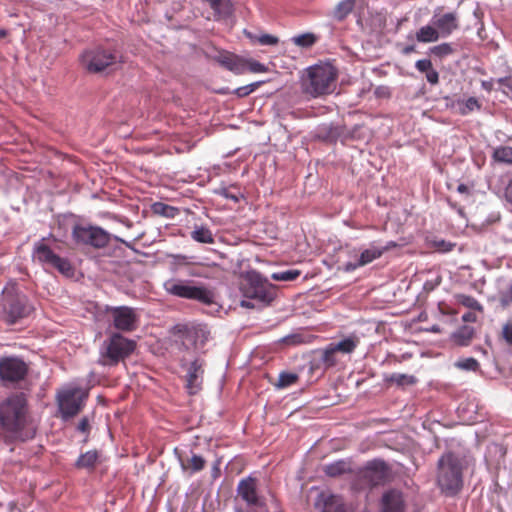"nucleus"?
<instances>
[{
  "mask_svg": "<svg viewBox=\"0 0 512 512\" xmlns=\"http://www.w3.org/2000/svg\"><path fill=\"white\" fill-rule=\"evenodd\" d=\"M35 434L27 395L24 392L11 393L0 402V437L10 444L27 441Z\"/></svg>",
  "mask_w": 512,
  "mask_h": 512,
  "instance_id": "nucleus-1",
  "label": "nucleus"
},
{
  "mask_svg": "<svg viewBox=\"0 0 512 512\" xmlns=\"http://www.w3.org/2000/svg\"><path fill=\"white\" fill-rule=\"evenodd\" d=\"M336 77V70L329 63L309 66L301 77V90L311 98L328 95L333 92L332 85Z\"/></svg>",
  "mask_w": 512,
  "mask_h": 512,
  "instance_id": "nucleus-2",
  "label": "nucleus"
},
{
  "mask_svg": "<svg viewBox=\"0 0 512 512\" xmlns=\"http://www.w3.org/2000/svg\"><path fill=\"white\" fill-rule=\"evenodd\" d=\"M34 306L25 294L18 291L14 285L6 286L2 291L0 318L8 325H14L30 316Z\"/></svg>",
  "mask_w": 512,
  "mask_h": 512,
  "instance_id": "nucleus-3",
  "label": "nucleus"
},
{
  "mask_svg": "<svg viewBox=\"0 0 512 512\" xmlns=\"http://www.w3.org/2000/svg\"><path fill=\"white\" fill-rule=\"evenodd\" d=\"M437 483L447 496L456 495L463 486L462 464L453 452L443 454L438 460Z\"/></svg>",
  "mask_w": 512,
  "mask_h": 512,
  "instance_id": "nucleus-4",
  "label": "nucleus"
},
{
  "mask_svg": "<svg viewBox=\"0 0 512 512\" xmlns=\"http://www.w3.org/2000/svg\"><path fill=\"white\" fill-rule=\"evenodd\" d=\"M135 348V341L113 333L101 344L97 362L104 367H114L129 357Z\"/></svg>",
  "mask_w": 512,
  "mask_h": 512,
  "instance_id": "nucleus-5",
  "label": "nucleus"
},
{
  "mask_svg": "<svg viewBox=\"0 0 512 512\" xmlns=\"http://www.w3.org/2000/svg\"><path fill=\"white\" fill-rule=\"evenodd\" d=\"M164 289L170 295L197 301L203 305H212L215 303L214 292L204 285L196 284L193 280L170 279L163 283Z\"/></svg>",
  "mask_w": 512,
  "mask_h": 512,
  "instance_id": "nucleus-6",
  "label": "nucleus"
},
{
  "mask_svg": "<svg viewBox=\"0 0 512 512\" xmlns=\"http://www.w3.org/2000/svg\"><path fill=\"white\" fill-rule=\"evenodd\" d=\"M237 495L256 512H281L279 501L274 495L265 498L258 494L257 480L252 476L240 480Z\"/></svg>",
  "mask_w": 512,
  "mask_h": 512,
  "instance_id": "nucleus-7",
  "label": "nucleus"
},
{
  "mask_svg": "<svg viewBox=\"0 0 512 512\" xmlns=\"http://www.w3.org/2000/svg\"><path fill=\"white\" fill-rule=\"evenodd\" d=\"M209 331L204 325H195L187 322H179L169 329V338L173 340L179 349L189 350L196 346L200 341L205 343L208 339Z\"/></svg>",
  "mask_w": 512,
  "mask_h": 512,
  "instance_id": "nucleus-8",
  "label": "nucleus"
},
{
  "mask_svg": "<svg viewBox=\"0 0 512 512\" xmlns=\"http://www.w3.org/2000/svg\"><path fill=\"white\" fill-rule=\"evenodd\" d=\"M32 258L45 268L56 269L65 276H72L74 269L68 259L56 254L46 243L45 239L34 243Z\"/></svg>",
  "mask_w": 512,
  "mask_h": 512,
  "instance_id": "nucleus-9",
  "label": "nucleus"
},
{
  "mask_svg": "<svg viewBox=\"0 0 512 512\" xmlns=\"http://www.w3.org/2000/svg\"><path fill=\"white\" fill-rule=\"evenodd\" d=\"M81 64L92 73H98L120 61V55L103 47H96L82 53Z\"/></svg>",
  "mask_w": 512,
  "mask_h": 512,
  "instance_id": "nucleus-10",
  "label": "nucleus"
},
{
  "mask_svg": "<svg viewBox=\"0 0 512 512\" xmlns=\"http://www.w3.org/2000/svg\"><path fill=\"white\" fill-rule=\"evenodd\" d=\"M88 393L79 387L64 389L57 395L59 412L63 420L76 416L83 408Z\"/></svg>",
  "mask_w": 512,
  "mask_h": 512,
  "instance_id": "nucleus-11",
  "label": "nucleus"
},
{
  "mask_svg": "<svg viewBox=\"0 0 512 512\" xmlns=\"http://www.w3.org/2000/svg\"><path fill=\"white\" fill-rule=\"evenodd\" d=\"M180 367L186 372L185 388L189 395H196L202 389L205 361L201 357L188 360L182 357L179 360Z\"/></svg>",
  "mask_w": 512,
  "mask_h": 512,
  "instance_id": "nucleus-12",
  "label": "nucleus"
},
{
  "mask_svg": "<svg viewBox=\"0 0 512 512\" xmlns=\"http://www.w3.org/2000/svg\"><path fill=\"white\" fill-rule=\"evenodd\" d=\"M28 371L29 366L22 358L16 356L0 357V382L5 386L24 380Z\"/></svg>",
  "mask_w": 512,
  "mask_h": 512,
  "instance_id": "nucleus-13",
  "label": "nucleus"
},
{
  "mask_svg": "<svg viewBox=\"0 0 512 512\" xmlns=\"http://www.w3.org/2000/svg\"><path fill=\"white\" fill-rule=\"evenodd\" d=\"M247 282L246 297L258 300L264 304H269L274 300V286L261 273L257 271L249 272L247 274Z\"/></svg>",
  "mask_w": 512,
  "mask_h": 512,
  "instance_id": "nucleus-14",
  "label": "nucleus"
},
{
  "mask_svg": "<svg viewBox=\"0 0 512 512\" xmlns=\"http://www.w3.org/2000/svg\"><path fill=\"white\" fill-rule=\"evenodd\" d=\"M72 236L77 243L89 245L98 249L106 247L111 239L110 234L103 228L92 225L74 226Z\"/></svg>",
  "mask_w": 512,
  "mask_h": 512,
  "instance_id": "nucleus-15",
  "label": "nucleus"
},
{
  "mask_svg": "<svg viewBox=\"0 0 512 512\" xmlns=\"http://www.w3.org/2000/svg\"><path fill=\"white\" fill-rule=\"evenodd\" d=\"M359 478L368 486L375 487L383 484L390 476V467L382 459H373L359 470Z\"/></svg>",
  "mask_w": 512,
  "mask_h": 512,
  "instance_id": "nucleus-16",
  "label": "nucleus"
},
{
  "mask_svg": "<svg viewBox=\"0 0 512 512\" xmlns=\"http://www.w3.org/2000/svg\"><path fill=\"white\" fill-rule=\"evenodd\" d=\"M314 507L319 512H349L339 495L329 491H321L315 498Z\"/></svg>",
  "mask_w": 512,
  "mask_h": 512,
  "instance_id": "nucleus-17",
  "label": "nucleus"
},
{
  "mask_svg": "<svg viewBox=\"0 0 512 512\" xmlns=\"http://www.w3.org/2000/svg\"><path fill=\"white\" fill-rule=\"evenodd\" d=\"M113 325L117 330L132 331L136 328L137 316L134 309L127 306L111 309Z\"/></svg>",
  "mask_w": 512,
  "mask_h": 512,
  "instance_id": "nucleus-18",
  "label": "nucleus"
},
{
  "mask_svg": "<svg viewBox=\"0 0 512 512\" xmlns=\"http://www.w3.org/2000/svg\"><path fill=\"white\" fill-rule=\"evenodd\" d=\"M431 23L440 33L441 38L450 36L459 27L458 17L455 12L434 13Z\"/></svg>",
  "mask_w": 512,
  "mask_h": 512,
  "instance_id": "nucleus-19",
  "label": "nucleus"
},
{
  "mask_svg": "<svg viewBox=\"0 0 512 512\" xmlns=\"http://www.w3.org/2000/svg\"><path fill=\"white\" fill-rule=\"evenodd\" d=\"M381 512H405L404 495L400 490L389 489L382 494L380 502Z\"/></svg>",
  "mask_w": 512,
  "mask_h": 512,
  "instance_id": "nucleus-20",
  "label": "nucleus"
},
{
  "mask_svg": "<svg viewBox=\"0 0 512 512\" xmlns=\"http://www.w3.org/2000/svg\"><path fill=\"white\" fill-rule=\"evenodd\" d=\"M217 61L221 66L235 74H242L247 67L242 58L230 53L219 54Z\"/></svg>",
  "mask_w": 512,
  "mask_h": 512,
  "instance_id": "nucleus-21",
  "label": "nucleus"
},
{
  "mask_svg": "<svg viewBox=\"0 0 512 512\" xmlns=\"http://www.w3.org/2000/svg\"><path fill=\"white\" fill-rule=\"evenodd\" d=\"M193 257H189L183 254H166L165 260L169 270L173 274L182 272L186 267L192 264Z\"/></svg>",
  "mask_w": 512,
  "mask_h": 512,
  "instance_id": "nucleus-22",
  "label": "nucleus"
},
{
  "mask_svg": "<svg viewBox=\"0 0 512 512\" xmlns=\"http://www.w3.org/2000/svg\"><path fill=\"white\" fill-rule=\"evenodd\" d=\"M440 38V33L431 21L429 24L421 26L415 34V39L419 43H432L438 41Z\"/></svg>",
  "mask_w": 512,
  "mask_h": 512,
  "instance_id": "nucleus-23",
  "label": "nucleus"
},
{
  "mask_svg": "<svg viewBox=\"0 0 512 512\" xmlns=\"http://www.w3.org/2000/svg\"><path fill=\"white\" fill-rule=\"evenodd\" d=\"M190 236L192 240L202 244H213L215 242L212 231L205 225H195Z\"/></svg>",
  "mask_w": 512,
  "mask_h": 512,
  "instance_id": "nucleus-24",
  "label": "nucleus"
},
{
  "mask_svg": "<svg viewBox=\"0 0 512 512\" xmlns=\"http://www.w3.org/2000/svg\"><path fill=\"white\" fill-rule=\"evenodd\" d=\"M382 256L377 242L370 243V246L363 250L358 258V264L365 266Z\"/></svg>",
  "mask_w": 512,
  "mask_h": 512,
  "instance_id": "nucleus-25",
  "label": "nucleus"
},
{
  "mask_svg": "<svg viewBox=\"0 0 512 512\" xmlns=\"http://www.w3.org/2000/svg\"><path fill=\"white\" fill-rule=\"evenodd\" d=\"M356 0H341L333 11V18L343 21L354 9Z\"/></svg>",
  "mask_w": 512,
  "mask_h": 512,
  "instance_id": "nucleus-26",
  "label": "nucleus"
},
{
  "mask_svg": "<svg viewBox=\"0 0 512 512\" xmlns=\"http://www.w3.org/2000/svg\"><path fill=\"white\" fill-rule=\"evenodd\" d=\"M349 470H350L349 463L343 459L326 464L324 467L325 474L330 477L340 476V475L348 472Z\"/></svg>",
  "mask_w": 512,
  "mask_h": 512,
  "instance_id": "nucleus-27",
  "label": "nucleus"
},
{
  "mask_svg": "<svg viewBox=\"0 0 512 512\" xmlns=\"http://www.w3.org/2000/svg\"><path fill=\"white\" fill-rule=\"evenodd\" d=\"M98 460V452L96 450H90L81 454L77 461V468L93 469Z\"/></svg>",
  "mask_w": 512,
  "mask_h": 512,
  "instance_id": "nucleus-28",
  "label": "nucleus"
},
{
  "mask_svg": "<svg viewBox=\"0 0 512 512\" xmlns=\"http://www.w3.org/2000/svg\"><path fill=\"white\" fill-rule=\"evenodd\" d=\"M473 335L474 328L468 325H463L453 333V339L459 345L465 346L472 339Z\"/></svg>",
  "mask_w": 512,
  "mask_h": 512,
  "instance_id": "nucleus-29",
  "label": "nucleus"
},
{
  "mask_svg": "<svg viewBox=\"0 0 512 512\" xmlns=\"http://www.w3.org/2000/svg\"><path fill=\"white\" fill-rule=\"evenodd\" d=\"M291 42L300 48L308 49L317 42V37L312 32H306L293 36Z\"/></svg>",
  "mask_w": 512,
  "mask_h": 512,
  "instance_id": "nucleus-30",
  "label": "nucleus"
},
{
  "mask_svg": "<svg viewBox=\"0 0 512 512\" xmlns=\"http://www.w3.org/2000/svg\"><path fill=\"white\" fill-rule=\"evenodd\" d=\"M357 344L358 341L355 340L353 337H346L337 343L331 342V345L333 346L335 352H341L343 354L352 353L357 347Z\"/></svg>",
  "mask_w": 512,
  "mask_h": 512,
  "instance_id": "nucleus-31",
  "label": "nucleus"
},
{
  "mask_svg": "<svg viewBox=\"0 0 512 512\" xmlns=\"http://www.w3.org/2000/svg\"><path fill=\"white\" fill-rule=\"evenodd\" d=\"M335 350L331 343L319 351V362L325 367L329 368L336 364Z\"/></svg>",
  "mask_w": 512,
  "mask_h": 512,
  "instance_id": "nucleus-32",
  "label": "nucleus"
},
{
  "mask_svg": "<svg viewBox=\"0 0 512 512\" xmlns=\"http://www.w3.org/2000/svg\"><path fill=\"white\" fill-rule=\"evenodd\" d=\"M211 9L215 15L219 17H227L231 14V6L229 0H208Z\"/></svg>",
  "mask_w": 512,
  "mask_h": 512,
  "instance_id": "nucleus-33",
  "label": "nucleus"
},
{
  "mask_svg": "<svg viewBox=\"0 0 512 512\" xmlns=\"http://www.w3.org/2000/svg\"><path fill=\"white\" fill-rule=\"evenodd\" d=\"M317 136L324 140L333 141L338 138L339 132L337 130V127H335L333 124L325 123V124L318 126Z\"/></svg>",
  "mask_w": 512,
  "mask_h": 512,
  "instance_id": "nucleus-34",
  "label": "nucleus"
},
{
  "mask_svg": "<svg viewBox=\"0 0 512 512\" xmlns=\"http://www.w3.org/2000/svg\"><path fill=\"white\" fill-rule=\"evenodd\" d=\"M458 105L459 113L463 116H466L475 110L481 109V104L475 97H469L466 100L458 101Z\"/></svg>",
  "mask_w": 512,
  "mask_h": 512,
  "instance_id": "nucleus-35",
  "label": "nucleus"
},
{
  "mask_svg": "<svg viewBox=\"0 0 512 512\" xmlns=\"http://www.w3.org/2000/svg\"><path fill=\"white\" fill-rule=\"evenodd\" d=\"M493 159L497 162L512 164V147L499 146L493 151Z\"/></svg>",
  "mask_w": 512,
  "mask_h": 512,
  "instance_id": "nucleus-36",
  "label": "nucleus"
},
{
  "mask_svg": "<svg viewBox=\"0 0 512 512\" xmlns=\"http://www.w3.org/2000/svg\"><path fill=\"white\" fill-rule=\"evenodd\" d=\"M300 274L301 272L298 269H288L272 273L271 278L275 281L290 282L298 278Z\"/></svg>",
  "mask_w": 512,
  "mask_h": 512,
  "instance_id": "nucleus-37",
  "label": "nucleus"
},
{
  "mask_svg": "<svg viewBox=\"0 0 512 512\" xmlns=\"http://www.w3.org/2000/svg\"><path fill=\"white\" fill-rule=\"evenodd\" d=\"M454 49L450 43H441L429 48V54L434 55L440 59L451 55Z\"/></svg>",
  "mask_w": 512,
  "mask_h": 512,
  "instance_id": "nucleus-38",
  "label": "nucleus"
},
{
  "mask_svg": "<svg viewBox=\"0 0 512 512\" xmlns=\"http://www.w3.org/2000/svg\"><path fill=\"white\" fill-rule=\"evenodd\" d=\"M455 367L464 371H476L479 369V362L473 357L463 358L455 362Z\"/></svg>",
  "mask_w": 512,
  "mask_h": 512,
  "instance_id": "nucleus-39",
  "label": "nucleus"
},
{
  "mask_svg": "<svg viewBox=\"0 0 512 512\" xmlns=\"http://www.w3.org/2000/svg\"><path fill=\"white\" fill-rule=\"evenodd\" d=\"M298 379V375L290 372H281L278 378L277 387L286 388L294 384Z\"/></svg>",
  "mask_w": 512,
  "mask_h": 512,
  "instance_id": "nucleus-40",
  "label": "nucleus"
},
{
  "mask_svg": "<svg viewBox=\"0 0 512 512\" xmlns=\"http://www.w3.org/2000/svg\"><path fill=\"white\" fill-rule=\"evenodd\" d=\"M262 83H263V81L252 82L250 84H247V85H244V86L236 88L234 90V93L238 97H241V98L242 97H246L249 94H251L252 92H254Z\"/></svg>",
  "mask_w": 512,
  "mask_h": 512,
  "instance_id": "nucleus-41",
  "label": "nucleus"
},
{
  "mask_svg": "<svg viewBox=\"0 0 512 512\" xmlns=\"http://www.w3.org/2000/svg\"><path fill=\"white\" fill-rule=\"evenodd\" d=\"M215 194L225 198L229 199L235 203L239 202L241 198H243V195L241 193H231L229 188L226 186H221L217 189H215Z\"/></svg>",
  "mask_w": 512,
  "mask_h": 512,
  "instance_id": "nucleus-42",
  "label": "nucleus"
},
{
  "mask_svg": "<svg viewBox=\"0 0 512 512\" xmlns=\"http://www.w3.org/2000/svg\"><path fill=\"white\" fill-rule=\"evenodd\" d=\"M391 381L395 382L397 385H412L416 382V379L413 375L394 373L391 376Z\"/></svg>",
  "mask_w": 512,
  "mask_h": 512,
  "instance_id": "nucleus-43",
  "label": "nucleus"
},
{
  "mask_svg": "<svg viewBox=\"0 0 512 512\" xmlns=\"http://www.w3.org/2000/svg\"><path fill=\"white\" fill-rule=\"evenodd\" d=\"M460 303L464 305L467 308L481 311L482 305L479 303V301L470 295H460L459 297Z\"/></svg>",
  "mask_w": 512,
  "mask_h": 512,
  "instance_id": "nucleus-44",
  "label": "nucleus"
},
{
  "mask_svg": "<svg viewBox=\"0 0 512 512\" xmlns=\"http://www.w3.org/2000/svg\"><path fill=\"white\" fill-rule=\"evenodd\" d=\"M205 466V459L197 454H192L190 458V468L192 473L201 471Z\"/></svg>",
  "mask_w": 512,
  "mask_h": 512,
  "instance_id": "nucleus-45",
  "label": "nucleus"
},
{
  "mask_svg": "<svg viewBox=\"0 0 512 512\" xmlns=\"http://www.w3.org/2000/svg\"><path fill=\"white\" fill-rule=\"evenodd\" d=\"M257 42L263 46H273L278 43V38L271 34H261L259 37H255Z\"/></svg>",
  "mask_w": 512,
  "mask_h": 512,
  "instance_id": "nucleus-46",
  "label": "nucleus"
},
{
  "mask_svg": "<svg viewBox=\"0 0 512 512\" xmlns=\"http://www.w3.org/2000/svg\"><path fill=\"white\" fill-rule=\"evenodd\" d=\"M180 213L179 208L162 203V217L174 218Z\"/></svg>",
  "mask_w": 512,
  "mask_h": 512,
  "instance_id": "nucleus-47",
  "label": "nucleus"
},
{
  "mask_svg": "<svg viewBox=\"0 0 512 512\" xmlns=\"http://www.w3.org/2000/svg\"><path fill=\"white\" fill-rule=\"evenodd\" d=\"M415 67L419 72H428L432 68V62L429 59H419L416 61Z\"/></svg>",
  "mask_w": 512,
  "mask_h": 512,
  "instance_id": "nucleus-48",
  "label": "nucleus"
},
{
  "mask_svg": "<svg viewBox=\"0 0 512 512\" xmlns=\"http://www.w3.org/2000/svg\"><path fill=\"white\" fill-rule=\"evenodd\" d=\"M502 336L507 344L512 346V323H507L503 326Z\"/></svg>",
  "mask_w": 512,
  "mask_h": 512,
  "instance_id": "nucleus-49",
  "label": "nucleus"
},
{
  "mask_svg": "<svg viewBox=\"0 0 512 512\" xmlns=\"http://www.w3.org/2000/svg\"><path fill=\"white\" fill-rule=\"evenodd\" d=\"M249 70L253 73H264L267 72V67L258 61H251L249 63Z\"/></svg>",
  "mask_w": 512,
  "mask_h": 512,
  "instance_id": "nucleus-50",
  "label": "nucleus"
},
{
  "mask_svg": "<svg viewBox=\"0 0 512 512\" xmlns=\"http://www.w3.org/2000/svg\"><path fill=\"white\" fill-rule=\"evenodd\" d=\"M426 80L432 85L437 84L439 81V73L435 69L431 68L426 72Z\"/></svg>",
  "mask_w": 512,
  "mask_h": 512,
  "instance_id": "nucleus-51",
  "label": "nucleus"
},
{
  "mask_svg": "<svg viewBox=\"0 0 512 512\" xmlns=\"http://www.w3.org/2000/svg\"><path fill=\"white\" fill-rule=\"evenodd\" d=\"M500 303L503 307H506L512 303V292L510 290L501 293Z\"/></svg>",
  "mask_w": 512,
  "mask_h": 512,
  "instance_id": "nucleus-52",
  "label": "nucleus"
},
{
  "mask_svg": "<svg viewBox=\"0 0 512 512\" xmlns=\"http://www.w3.org/2000/svg\"><path fill=\"white\" fill-rule=\"evenodd\" d=\"M77 430L81 433H89L90 425L87 417H83L78 423Z\"/></svg>",
  "mask_w": 512,
  "mask_h": 512,
  "instance_id": "nucleus-53",
  "label": "nucleus"
},
{
  "mask_svg": "<svg viewBox=\"0 0 512 512\" xmlns=\"http://www.w3.org/2000/svg\"><path fill=\"white\" fill-rule=\"evenodd\" d=\"M436 247L442 252H448L452 250L454 244L441 240L439 242H436Z\"/></svg>",
  "mask_w": 512,
  "mask_h": 512,
  "instance_id": "nucleus-54",
  "label": "nucleus"
},
{
  "mask_svg": "<svg viewBox=\"0 0 512 512\" xmlns=\"http://www.w3.org/2000/svg\"><path fill=\"white\" fill-rule=\"evenodd\" d=\"M359 267H362V265L358 264V259L354 262L350 261V262H347L345 265H344V271L345 272H353L355 271L357 268Z\"/></svg>",
  "mask_w": 512,
  "mask_h": 512,
  "instance_id": "nucleus-55",
  "label": "nucleus"
},
{
  "mask_svg": "<svg viewBox=\"0 0 512 512\" xmlns=\"http://www.w3.org/2000/svg\"><path fill=\"white\" fill-rule=\"evenodd\" d=\"M389 88L386 87V86H378L376 89H375V95L378 96V97H381V96H388L389 95Z\"/></svg>",
  "mask_w": 512,
  "mask_h": 512,
  "instance_id": "nucleus-56",
  "label": "nucleus"
},
{
  "mask_svg": "<svg viewBox=\"0 0 512 512\" xmlns=\"http://www.w3.org/2000/svg\"><path fill=\"white\" fill-rule=\"evenodd\" d=\"M497 82H498L500 85H502V86H504V87L508 88L509 90H510V87H512V79H511V77H507V76H506V77H501V78H499V79L497 80Z\"/></svg>",
  "mask_w": 512,
  "mask_h": 512,
  "instance_id": "nucleus-57",
  "label": "nucleus"
},
{
  "mask_svg": "<svg viewBox=\"0 0 512 512\" xmlns=\"http://www.w3.org/2000/svg\"><path fill=\"white\" fill-rule=\"evenodd\" d=\"M220 475V462L219 461H216L213 466H212V469H211V476L213 479H216L218 478Z\"/></svg>",
  "mask_w": 512,
  "mask_h": 512,
  "instance_id": "nucleus-58",
  "label": "nucleus"
},
{
  "mask_svg": "<svg viewBox=\"0 0 512 512\" xmlns=\"http://www.w3.org/2000/svg\"><path fill=\"white\" fill-rule=\"evenodd\" d=\"M397 247V243L395 241H388L385 245L383 246H380L379 245V248L381 250V254H383L384 252L392 249V248H395Z\"/></svg>",
  "mask_w": 512,
  "mask_h": 512,
  "instance_id": "nucleus-59",
  "label": "nucleus"
},
{
  "mask_svg": "<svg viewBox=\"0 0 512 512\" xmlns=\"http://www.w3.org/2000/svg\"><path fill=\"white\" fill-rule=\"evenodd\" d=\"M462 320L464 322H475L476 321V315L472 312H466L462 315Z\"/></svg>",
  "mask_w": 512,
  "mask_h": 512,
  "instance_id": "nucleus-60",
  "label": "nucleus"
},
{
  "mask_svg": "<svg viewBox=\"0 0 512 512\" xmlns=\"http://www.w3.org/2000/svg\"><path fill=\"white\" fill-rule=\"evenodd\" d=\"M414 51H415V46L414 45H407V46H405L403 48L402 53L404 55H408V54H410V53H412Z\"/></svg>",
  "mask_w": 512,
  "mask_h": 512,
  "instance_id": "nucleus-61",
  "label": "nucleus"
},
{
  "mask_svg": "<svg viewBox=\"0 0 512 512\" xmlns=\"http://www.w3.org/2000/svg\"><path fill=\"white\" fill-rule=\"evenodd\" d=\"M457 191L461 194H464V193H468L469 192V188L467 185L461 183L458 185L457 187Z\"/></svg>",
  "mask_w": 512,
  "mask_h": 512,
  "instance_id": "nucleus-62",
  "label": "nucleus"
},
{
  "mask_svg": "<svg viewBox=\"0 0 512 512\" xmlns=\"http://www.w3.org/2000/svg\"><path fill=\"white\" fill-rule=\"evenodd\" d=\"M246 36L252 41V42H257V39H255V37H259V35L257 34H254L252 32H249L247 30L244 31Z\"/></svg>",
  "mask_w": 512,
  "mask_h": 512,
  "instance_id": "nucleus-63",
  "label": "nucleus"
},
{
  "mask_svg": "<svg viewBox=\"0 0 512 512\" xmlns=\"http://www.w3.org/2000/svg\"><path fill=\"white\" fill-rule=\"evenodd\" d=\"M482 88L485 89L486 91H490L492 89V83L488 81H483Z\"/></svg>",
  "mask_w": 512,
  "mask_h": 512,
  "instance_id": "nucleus-64",
  "label": "nucleus"
}]
</instances>
